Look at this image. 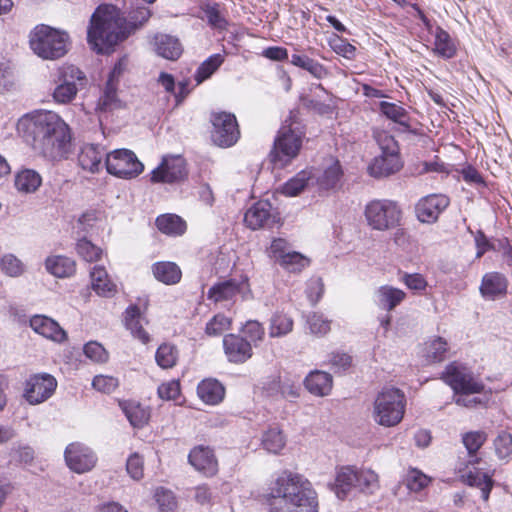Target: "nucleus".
Wrapping results in <instances>:
<instances>
[{
    "instance_id": "1",
    "label": "nucleus",
    "mask_w": 512,
    "mask_h": 512,
    "mask_svg": "<svg viewBox=\"0 0 512 512\" xmlns=\"http://www.w3.org/2000/svg\"><path fill=\"white\" fill-rule=\"evenodd\" d=\"M17 132L36 153L50 161L67 160L73 153L72 130L53 111H35L22 116Z\"/></svg>"
},
{
    "instance_id": "2",
    "label": "nucleus",
    "mask_w": 512,
    "mask_h": 512,
    "mask_svg": "<svg viewBox=\"0 0 512 512\" xmlns=\"http://www.w3.org/2000/svg\"><path fill=\"white\" fill-rule=\"evenodd\" d=\"M99 10L100 7L93 13L87 30L88 44L98 54L109 53L115 45L142 29L153 15L152 9L145 5L131 6L126 17L115 7L101 15Z\"/></svg>"
},
{
    "instance_id": "3",
    "label": "nucleus",
    "mask_w": 512,
    "mask_h": 512,
    "mask_svg": "<svg viewBox=\"0 0 512 512\" xmlns=\"http://www.w3.org/2000/svg\"><path fill=\"white\" fill-rule=\"evenodd\" d=\"M265 496L270 512H318V500L310 481L303 475L284 471Z\"/></svg>"
},
{
    "instance_id": "4",
    "label": "nucleus",
    "mask_w": 512,
    "mask_h": 512,
    "mask_svg": "<svg viewBox=\"0 0 512 512\" xmlns=\"http://www.w3.org/2000/svg\"><path fill=\"white\" fill-rule=\"evenodd\" d=\"M70 36L66 31L39 24L29 34L31 50L44 60H57L68 52Z\"/></svg>"
},
{
    "instance_id": "5",
    "label": "nucleus",
    "mask_w": 512,
    "mask_h": 512,
    "mask_svg": "<svg viewBox=\"0 0 512 512\" xmlns=\"http://www.w3.org/2000/svg\"><path fill=\"white\" fill-rule=\"evenodd\" d=\"M378 488V475L371 470H358L351 466L342 467L336 475L332 490L340 500H344L354 489L365 494H373Z\"/></svg>"
},
{
    "instance_id": "6",
    "label": "nucleus",
    "mask_w": 512,
    "mask_h": 512,
    "mask_svg": "<svg viewBox=\"0 0 512 512\" xmlns=\"http://www.w3.org/2000/svg\"><path fill=\"white\" fill-rule=\"evenodd\" d=\"M406 396L398 388H383L374 401V419L385 427H392L403 419Z\"/></svg>"
},
{
    "instance_id": "7",
    "label": "nucleus",
    "mask_w": 512,
    "mask_h": 512,
    "mask_svg": "<svg viewBox=\"0 0 512 512\" xmlns=\"http://www.w3.org/2000/svg\"><path fill=\"white\" fill-rule=\"evenodd\" d=\"M402 214L398 203L388 199L372 200L364 210L367 224L378 231H387L400 226Z\"/></svg>"
},
{
    "instance_id": "8",
    "label": "nucleus",
    "mask_w": 512,
    "mask_h": 512,
    "mask_svg": "<svg viewBox=\"0 0 512 512\" xmlns=\"http://www.w3.org/2000/svg\"><path fill=\"white\" fill-rule=\"evenodd\" d=\"M382 154L375 157L368 171L372 177L381 178L395 174L402 168L398 142L391 135L380 139Z\"/></svg>"
},
{
    "instance_id": "9",
    "label": "nucleus",
    "mask_w": 512,
    "mask_h": 512,
    "mask_svg": "<svg viewBox=\"0 0 512 512\" xmlns=\"http://www.w3.org/2000/svg\"><path fill=\"white\" fill-rule=\"evenodd\" d=\"M105 167L110 175L121 179H133L144 170L143 163L129 149H116L106 154Z\"/></svg>"
},
{
    "instance_id": "10",
    "label": "nucleus",
    "mask_w": 512,
    "mask_h": 512,
    "mask_svg": "<svg viewBox=\"0 0 512 512\" xmlns=\"http://www.w3.org/2000/svg\"><path fill=\"white\" fill-rule=\"evenodd\" d=\"M457 395H471L483 392L485 385L478 381L465 366L452 362L446 366L441 377Z\"/></svg>"
},
{
    "instance_id": "11",
    "label": "nucleus",
    "mask_w": 512,
    "mask_h": 512,
    "mask_svg": "<svg viewBox=\"0 0 512 512\" xmlns=\"http://www.w3.org/2000/svg\"><path fill=\"white\" fill-rule=\"evenodd\" d=\"M211 140L219 147L227 148L235 145L240 138V130L236 116L229 112H213L210 116Z\"/></svg>"
},
{
    "instance_id": "12",
    "label": "nucleus",
    "mask_w": 512,
    "mask_h": 512,
    "mask_svg": "<svg viewBox=\"0 0 512 512\" xmlns=\"http://www.w3.org/2000/svg\"><path fill=\"white\" fill-rule=\"evenodd\" d=\"M303 141L279 129L268 155L273 168H284L297 158Z\"/></svg>"
},
{
    "instance_id": "13",
    "label": "nucleus",
    "mask_w": 512,
    "mask_h": 512,
    "mask_svg": "<svg viewBox=\"0 0 512 512\" xmlns=\"http://www.w3.org/2000/svg\"><path fill=\"white\" fill-rule=\"evenodd\" d=\"M188 177L186 160L182 156H165L158 167L152 170V183L173 184Z\"/></svg>"
},
{
    "instance_id": "14",
    "label": "nucleus",
    "mask_w": 512,
    "mask_h": 512,
    "mask_svg": "<svg viewBox=\"0 0 512 512\" xmlns=\"http://www.w3.org/2000/svg\"><path fill=\"white\" fill-rule=\"evenodd\" d=\"M56 388L57 380L51 374H34L25 382L23 397L29 404L37 405L49 399Z\"/></svg>"
},
{
    "instance_id": "15",
    "label": "nucleus",
    "mask_w": 512,
    "mask_h": 512,
    "mask_svg": "<svg viewBox=\"0 0 512 512\" xmlns=\"http://www.w3.org/2000/svg\"><path fill=\"white\" fill-rule=\"evenodd\" d=\"M244 221L253 230L272 229L280 223V216L268 200H260L246 211Z\"/></svg>"
},
{
    "instance_id": "16",
    "label": "nucleus",
    "mask_w": 512,
    "mask_h": 512,
    "mask_svg": "<svg viewBox=\"0 0 512 512\" xmlns=\"http://www.w3.org/2000/svg\"><path fill=\"white\" fill-rule=\"evenodd\" d=\"M64 458L67 466L78 474L90 471L97 461L95 453L81 443L69 444L65 449Z\"/></svg>"
},
{
    "instance_id": "17",
    "label": "nucleus",
    "mask_w": 512,
    "mask_h": 512,
    "mask_svg": "<svg viewBox=\"0 0 512 512\" xmlns=\"http://www.w3.org/2000/svg\"><path fill=\"white\" fill-rule=\"evenodd\" d=\"M449 204L450 199L446 195H427L421 198L415 206L417 219L422 223H435Z\"/></svg>"
},
{
    "instance_id": "18",
    "label": "nucleus",
    "mask_w": 512,
    "mask_h": 512,
    "mask_svg": "<svg viewBox=\"0 0 512 512\" xmlns=\"http://www.w3.org/2000/svg\"><path fill=\"white\" fill-rule=\"evenodd\" d=\"M188 463L206 477H212L218 472V460L209 446L197 445L192 448L188 454Z\"/></svg>"
},
{
    "instance_id": "19",
    "label": "nucleus",
    "mask_w": 512,
    "mask_h": 512,
    "mask_svg": "<svg viewBox=\"0 0 512 512\" xmlns=\"http://www.w3.org/2000/svg\"><path fill=\"white\" fill-rule=\"evenodd\" d=\"M223 348L228 361L234 364H243L253 355L251 342L236 334L223 337Z\"/></svg>"
},
{
    "instance_id": "20",
    "label": "nucleus",
    "mask_w": 512,
    "mask_h": 512,
    "mask_svg": "<svg viewBox=\"0 0 512 512\" xmlns=\"http://www.w3.org/2000/svg\"><path fill=\"white\" fill-rule=\"evenodd\" d=\"M508 285L509 281L503 273L487 272L482 277L479 292L485 300L495 301L507 295Z\"/></svg>"
},
{
    "instance_id": "21",
    "label": "nucleus",
    "mask_w": 512,
    "mask_h": 512,
    "mask_svg": "<svg viewBox=\"0 0 512 512\" xmlns=\"http://www.w3.org/2000/svg\"><path fill=\"white\" fill-rule=\"evenodd\" d=\"M30 327L38 334L53 341L62 342L67 339L66 332L60 325L44 315H34L30 319Z\"/></svg>"
},
{
    "instance_id": "22",
    "label": "nucleus",
    "mask_w": 512,
    "mask_h": 512,
    "mask_svg": "<svg viewBox=\"0 0 512 512\" xmlns=\"http://www.w3.org/2000/svg\"><path fill=\"white\" fill-rule=\"evenodd\" d=\"M344 172L339 160L335 159L316 176V184L320 191H336L342 186Z\"/></svg>"
},
{
    "instance_id": "23",
    "label": "nucleus",
    "mask_w": 512,
    "mask_h": 512,
    "mask_svg": "<svg viewBox=\"0 0 512 512\" xmlns=\"http://www.w3.org/2000/svg\"><path fill=\"white\" fill-rule=\"evenodd\" d=\"M156 53L168 60H177L182 54V45L179 40L168 34H157L154 37Z\"/></svg>"
},
{
    "instance_id": "24",
    "label": "nucleus",
    "mask_w": 512,
    "mask_h": 512,
    "mask_svg": "<svg viewBox=\"0 0 512 512\" xmlns=\"http://www.w3.org/2000/svg\"><path fill=\"white\" fill-rule=\"evenodd\" d=\"M102 157L103 152L99 145L86 144L78 155V164L83 170L97 173L101 168Z\"/></svg>"
},
{
    "instance_id": "25",
    "label": "nucleus",
    "mask_w": 512,
    "mask_h": 512,
    "mask_svg": "<svg viewBox=\"0 0 512 512\" xmlns=\"http://www.w3.org/2000/svg\"><path fill=\"white\" fill-rule=\"evenodd\" d=\"M332 383L331 374L319 370L310 372L304 380L306 389L317 396L328 395L332 389Z\"/></svg>"
},
{
    "instance_id": "26",
    "label": "nucleus",
    "mask_w": 512,
    "mask_h": 512,
    "mask_svg": "<svg viewBox=\"0 0 512 512\" xmlns=\"http://www.w3.org/2000/svg\"><path fill=\"white\" fill-rule=\"evenodd\" d=\"M197 394L205 403L216 405L224 399L225 388L216 379H205L198 384Z\"/></svg>"
},
{
    "instance_id": "27",
    "label": "nucleus",
    "mask_w": 512,
    "mask_h": 512,
    "mask_svg": "<svg viewBox=\"0 0 512 512\" xmlns=\"http://www.w3.org/2000/svg\"><path fill=\"white\" fill-rule=\"evenodd\" d=\"M45 268L57 278H67L75 274L76 262L66 256H50L45 260Z\"/></svg>"
},
{
    "instance_id": "28",
    "label": "nucleus",
    "mask_w": 512,
    "mask_h": 512,
    "mask_svg": "<svg viewBox=\"0 0 512 512\" xmlns=\"http://www.w3.org/2000/svg\"><path fill=\"white\" fill-rule=\"evenodd\" d=\"M154 277L166 285H174L180 282L182 272L179 266L174 262L162 261L152 265Z\"/></svg>"
},
{
    "instance_id": "29",
    "label": "nucleus",
    "mask_w": 512,
    "mask_h": 512,
    "mask_svg": "<svg viewBox=\"0 0 512 512\" xmlns=\"http://www.w3.org/2000/svg\"><path fill=\"white\" fill-rule=\"evenodd\" d=\"M242 285L243 283H239L235 279L217 283L209 289L207 297L214 302L230 300L241 292Z\"/></svg>"
},
{
    "instance_id": "30",
    "label": "nucleus",
    "mask_w": 512,
    "mask_h": 512,
    "mask_svg": "<svg viewBox=\"0 0 512 512\" xmlns=\"http://www.w3.org/2000/svg\"><path fill=\"white\" fill-rule=\"evenodd\" d=\"M120 406L129 423L134 428H143L148 423L150 413L140 403L134 401H124L120 403Z\"/></svg>"
},
{
    "instance_id": "31",
    "label": "nucleus",
    "mask_w": 512,
    "mask_h": 512,
    "mask_svg": "<svg viewBox=\"0 0 512 512\" xmlns=\"http://www.w3.org/2000/svg\"><path fill=\"white\" fill-rule=\"evenodd\" d=\"M289 62L310 73L316 79H323L328 76L327 68L317 60L306 54H292Z\"/></svg>"
},
{
    "instance_id": "32",
    "label": "nucleus",
    "mask_w": 512,
    "mask_h": 512,
    "mask_svg": "<svg viewBox=\"0 0 512 512\" xmlns=\"http://www.w3.org/2000/svg\"><path fill=\"white\" fill-rule=\"evenodd\" d=\"M462 478L467 485L478 487L480 489L481 498L483 501H488L490 492L494 485V480L490 475L479 470H470L463 474Z\"/></svg>"
},
{
    "instance_id": "33",
    "label": "nucleus",
    "mask_w": 512,
    "mask_h": 512,
    "mask_svg": "<svg viewBox=\"0 0 512 512\" xmlns=\"http://www.w3.org/2000/svg\"><path fill=\"white\" fill-rule=\"evenodd\" d=\"M140 315V308L137 305H130L125 311L124 322L126 328L131 331L132 335L143 344H146L149 342L150 337L140 323Z\"/></svg>"
},
{
    "instance_id": "34",
    "label": "nucleus",
    "mask_w": 512,
    "mask_h": 512,
    "mask_svg": "<svg viewBox=\"0 0 512 512\" xmlns=\"http://www.w3.org/2000/svg\"><path fill=\"white\" fill-rule=\"evenodd\" d=\"M158 230L167 235L180 236L187 229L186 222L176 214H163L155 221Z\"/></svg>"
},
{
    "instance_id": "35",
    "label": "nucleus",
    "mask_w": 512,
    "mask_h": 512,
    "mask_svg": "<svg viewBox=\"0 0 512 512\" xmlns=\"http://www.w3.org/2000/svg\"><path fill=\"white\" fill-rule=\"evenodd\" d=\"M380 113L385 116L387 119L393 121L394 123L399 124L400 126L404 127L405 129L410 128V116L408 111L392 102L387 101H381L378 104Z\"/></svg>"
},
{
    "instance_id": "36",
    "label": "nucleus",
    "mask_w": 512,
    "mask_h": 512,
    "mask_svg": "<svg viewBox=\"0 0 512 512\" xmlns=\"http://www.w3.org/2000/svg\"><path fill=\"white\" fill-rule=\"evenodd\" d=\"M435 36V52L444 59H451L456 55L457 48L453 43L451 36L442 27L436 26Z\"/></svg>"
},
{
    "instance_id": "37",
    "label": "nucleus",
    "mask_w": 512,
    "mask_h": 512,
    "mask_svg": "<svg viewBox=\"0 0 512 512\" xmlns=\"http://www.w3.org/2000/svg\"><path fill=\"white\" fill-rule=\"evenodd\" d=\"M405 292L391 286H382L377 291L378 305L387 311L393 310L405 298Z\"/></svg>"
},
{
    "instance_id": "38",
    "label": "nucleus",
    "mask_w": 512,
    "mask_h": 512,
    "mask_svg": "<svg viewBox=\"0 0 512 512\" xmlns=\"http://www.w3.org/2000/svg\"><path fill=\"white\" fill-rule=\"evenodd\" d=\"M90 276L92 288L97 294L105 297L113 295L116 286L110 282L107 272L103 267L95 266Z\"/></svg>"
},
{
    "instance_id": "39",
    "label": "nucleus",
    "mask_w": 512,
    "mask_h": 512,
    "mask_svg": "<svg viewBox=\"0 0 512 512\" xmlns=\"http://www.w3.org/2000/svg\"><path fill=\"white\" fill-rule=\"evenodd\" d=\"M41 176L31 169H25L19 172L15 177V187L24 193L35 192L41 185Z\"/></svg>"
},
{
    "instance_id": "40",
    "label": "nucleus",
    "mask_w": 512,
    "mask_h": 512,
    "mask_svg": "<svg viewBox=\"0 0 512 512\" xmlns=\"http://www.w3.org/2000/svg\"><path fill=\"white\" fill-rule=\"evenodd\" d=\"M223 62L224 56L219 53L213 54L203 61L197 68L194 75V79L197 84H201L205 80L209 79L219 69Z\"/></svg>"
},
{
    "instance_id": "41",
    "label": "nucleus",
    "mask_w": 512,
    "mask_h": 512,
    "mask_svg": "<svg viewBox=\"0 0 512 512\" xmlns=\"http://www.w3.org/2000/svg\"><path fill=\"white\" fill-rule=\"evenodd\" d=\"M280 130L303 141L306 135V124L298 109L290 111L288 118L284 121Z\"/></svg>"
},
{
    "instance_id": "42",
    "label": "nucleus",
    "mask_w": 512,
    "mask_h": 512,
    "mask_svg": "<svg viewBox=\"0 0 512 512\" xmlns=\"http://www.w3.org/2000/svg\"><path fill=\"white\" fill-rule=\"evenodd\" d=\"M278 264L290 273H299L310 265V259L303 254L293 251L282 255Z\"/></svg>"
},
{
    "instance_id": "43",
    "label": "nucleus",
    "mask_w": 512,
    "mask_h": 512,
    "mask_svg": "<svg viewBox=\"0 0 512 512\" xmlns=\"http://www.w3.org/2000/svg\"><path fill=\"white\" fill-rule=\"evenodd\" d=\"M58 81L67 82L69 85L83 89L87 84V78L83 71L74 65H64L59 69Z\"/></svg>"
},
{
    "instance_id": "44",
    "label": "nucleus",
    "mask_w": 512,
    "mask_h": 512,
    "mask_svg": "<svg viewBox=\"0 0 512 512\" xmlns=\"http://www.w3.org/2000/svg\"><path fill=\"white\" fill-rule=\"evenodd\" d=\"M177 359L178 349L175 345L169 343L161 344L155 354L157 364L163 369L174 367Z\"/></svg>"
},
{
    "instance_id": "45",
    "label": "nucleus",
    "mask_w": 512,
    "mask_h": 512,
    "mask_svg": "<svg viewBox=\"0 0 512 512\" xmlns=\"http://www.w3.org/2000/svg\"><path fill=\"white\" fill-rule=\"evenodd\" d=\"M310 179L306 171H301L283 184L281 193L289 197L297 196L307 187Z\"/></svg>"
},
{
    "instance_id": "46",
    "label": "nucleus",
    "mask_w": 512,
    "mask_h": 512,
    "mask_svg": "<svg viewBox=\"0 0 512 512\" xmlns=\"http://www.w3.org/2000/svg\"><path fill=\"white\" fill-rule=\"evenodd\" d=\"M262 445L268 452L277 454L285 446V437L278 428H270L263 434Z\"/></svg>"
},
{
    "instance_id": "47",
    "label": "nucleus",
    "mask_w": 512,
    "mask_h": 512,
    "mask_svg": "<svg viewBox=\"0 0 512 512\" xmlns=\"http://www.w3.org/2000/svg\"><path fill=\"white\" fill-rule=\"evenodd\" d=\"M293 320L286 314L276 313L270 321V337H282L292 331Z\"/></svg>"
},
{
    "instance_id": "48",
    "label": "nucleus",
    "mask_w": 512,
    "mask_h": 512,
    "mask_svg": "<svg viewBox=\"0 0 512 512\" xmlns=\"http://www.w3.org/2000/svg\"><path fill=\"white\" fill-rule=\"evenodd\" d=\"M494 449L496 456L500 460L508 462L512 459V434L507 431H501L494 439Z\"/></svg>"
},
{
    "instance_id": "49",
    "label": "nucleus",
    "mask_w": 512,
    "mask_h": 512,
    "mask_svg": "<svg viewBox=\"0 0 512 512\" xmlns=\"http://www.w3.org/2000/svg\"><path fill=\"white\" fill-rule=\"evenodd\" d=\"M117 88L118 85L106 82L103 94L98 102V107L100 110L111 111L121 107V101L117 96Z\"/></svg>"
},
{
    "instance_id": "50",
    "label": "nucleus",
    "mask_w": 512,
    "mask_h": 512,
    "mask_svg": "<svg viewBox=\"0 0 512 512\" xmlns=\"http://www.w3.org/2000/svg\"><path fill=\"white\" fill-rule=\"evenodd\" d=\"M203 12L207 19L208 24L217 30H226L229 22L219 9V4L206 5L203 8Z\"/></svg>"
},
{
    "instance_id": "51",
    "label": "nucleus",
    "mask_w": 512,
    "mask_h": 512,
    "mask_svg": "<svg viewBox=\"0 0 512 512\" xmlns=\"http://www.w3.org/2000/svg\"><path fill=\"white\" fill-rule=\"evenodd\" d=\"M79 90L80 88H78V86L58 81V84L52 94L53 99L55 102L60 104H69L75 99Z\"/></svg>"
},
{
    "instance_id": "52",
    "label": "nucleus",
    "mask_w": 512,
    "mask_h": 512,
    "mask_svg": "<svg viewBox=\"0 0 512 512\" xmlns=\"http://www.w3.org/2000/svg\"><path fill=\"white\" fill-rule=\"evenodd\" d=\"M78 255L87 262H93L100 259L102 250L89 241L86 237L78 240L76 244Z\"/></svg>"
},
{
    "instance_id": "53",
    "label": "nucleus",
    "mask_w": 512,
    "mask_h": 512,
    "mask_svg": "<svg viewBox=\"0 0 512 512\" xmlns=\"http://www.w3.org/2000/svg\"><path fill=\"white\" fill-rule=\"evenodd\" d=\"M232 320L224 314L214 315L206 324L205 333L208 336H220L224 331L230 329Z\"/></svg>"
},
{
    "instance_id": "54",
    "label": "nucleus",
    "mask_w": 512,
    "mask_h": 512,
    "mask_svg": "<svg viewBox=\"0 0 512 512\" xmlns=\"http://www.w3.org/2000/svg\"><path fill=\"white\" fill-rule=\"evenodd\" d=\"M0 269L10 277H18L24 272V265L15 255L9 253L2 256Z\"/></svg>"
},
{
    "instance_id": "55",
    "label": "nucleus",
    "mask_w": 512,
    "mask_h": 512,
    "mask_svg": "<svg viewBox=\"0 0 512 512\" xmlns=\"http://www.w3.org/2000/svg\"><path fill=\"white\" fill-rule=\"evenodd\" d=\"M310 332L318 336H324L330 331V323L328 319L324 318L323 314L312 312L307 316L306 320Z\"/></svg>"
},
{
    "instance_id": "56",
    "label": "nucleus",
    "mask_w": 512,
    "mask_h": 512,
    "mask_svg": "<svg viewBox=\"0 0 512 512\" xmlns=\"http://www.w3.org/2000/svg\"><path fill=\"white\" fill-rule=\"evenodd\" d=\"M485 441L486 434L482 431L467 432L462 437V442L470 457L476 456V453L483 446Z\"/></svg>"
},
{
    "instance_id": "57",
    "label": "nucleus",
    "mask_w": 512,
    "mask_h": 512,
    "mask_svg": "<svg viewBox=\"0 0 512 512\" xmlns=\"http://www.w3.org/2000/svg\"><path fill=\"white\" fill-rule=\"evenodd\" d=\"M448 344L445 339L438 337L434 339L427 348V357L433 362H441L445 358Z\"/></svg>"
},
{
    "instance_id": "58",
    "label": "nucleus",
    "mask_w": 512,
    "mask_h": 512,
    "mask_svg": "<svg viewBox=\"0 0 512 512\" xmlns=\"http://www.w3.org/2000/svg\"><path fill=\"white\" fill-rule=\"evenodd\" d=\"M118 385V379L113 376L97 375L92 380L93 388L106 394L115 391Z\"/></svg>"
},
{
    "instance_id": "59",
    "label": "nucleus",
    "mask_w": 512,
    "mask_h": 512,
    "mask_svg": "<svg viewBox=\"0 0 512 512\" xmlns=\"http://www.w3.org/2000/svg\"><path fill=\"white\" fill-rule=\"evenodd\" d=\"M84 354L87 358L95 362H106L108 360V353L104 347L98 342H88L83 348Z\"/></svg>"
},
{
    "instance_id": "60",
    "label": "nucleus",
    "mask_w": 512,
    "mask_h": 512,
    "mask_svg": "<svg viewBox=\"0 0 512 512\" xmlns=\"http://www.w3.org/2000/svg\"><path fill=\"white\" fill-rule=\"evenodd\" d=\"M468 231L474 235L475 246L477 249L475 256L476 259H480L488 251H493V242L488 239L482 230H478L474 233L470 228H468Z\"/></svg>"
},
{
    "instance_id": "61",
    "label": "nucleus",
    "mask_w": 512,
    "mask_h": 512,
    "mask_svg": "<svg viewBox=\"0 0 512 512\" xmlns=\"http://www.w3.org/2000/svg\"><path fill=\"white\" fill-rule=\"evenodd\" d=\"M429 482L430 479L421 471L416 469L410 471V473L407 476V487L411 491L418 492L425 488Z\"/></svg>"
},
{
    "instance_id": "62",
    "label": "nucleus",
    "mask_w": 512,
    "mask_h": 512,
    "mask_svg": "<svg viewBox=\"0 0 512 512\" xmlns=\"http://www.w3.org/2000/svg\"><path fill=\"white\" fill-rule=\"evenodd\" d=\"M244 334L250 339L249 342L257 343L264 338L265 330L261 323L256 320H249L243 328Z\"/></svg>"
},
{
    "instance_id": "63",
    "label": "nucleus",
    "mask_w": 512,
    "mask_h": 512,
    "mask_svg": "<svg viewBox=\"0 0 512 512\" xmlns=\"http://www.w3.org/2000/svg\"><path fill=\"white\" fill-rule=\"evenodd\" d=\"M157 393L163 400H175L180 395V384L178 381L163 383L158 387Z\"/></svg>"
},
{
    "instance_id": "64",
    "label": "nucleus",
    "mask_w": 512,
    "mask_h": 512,
    "mask_svg": "<svg viewBox=\"0 0 512 512\" xmlns=\"http://www.w3.org/2000/svg\"><path fill=\"white\" fill-rule=\"evenodd\" d=\"M126 470L128 474L135 480H139L143 476V461L141 457L135 453L127 459Z\"/></svg>"
}]
</instances>
